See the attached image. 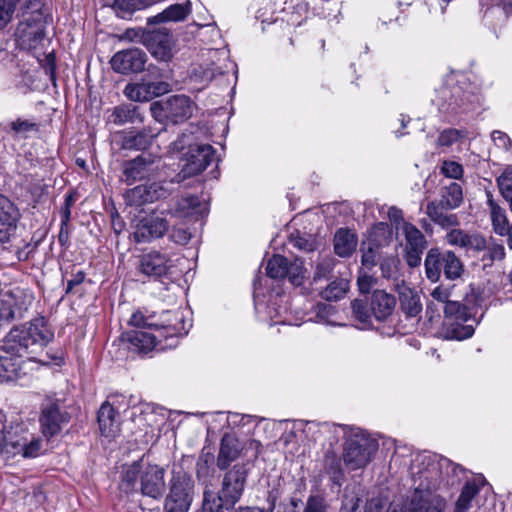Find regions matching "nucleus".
<instances>
[{
  "mask_svg": "<svg viewBox=\"0 0 512 512\" xmlns=\"http://www.w3.org/2000/svg\"><path fill=\"white\" fill-rule=\"evenodd\" d=\"M54 334L49 329L43 317L35 318L21 326L14 327L6 336V342L11 349L18 352L25 360H36V355L53 339Z\"/></svg>",
  "mask_w": 512,
  "mask_h": 512,
  "instance_id": "obj_1",
  "label": "nucleus"
},
{
  "mask_svg": "<svg viewBox=\"0 0 512 512\" xmlns=\"http://www.w3.org/2000/svg\"><path fill=\"white\" fill-rule=\"evenodd\" d=\"M164 474V469L158 465L136 461L123 466L119 488L127 494L139 490L143 495L156 499L165 489Z\"/></svg>",
  "mask_w": 512,
  "mask_h": 512,
  "instance_id": "obj_2",
  "label": "nucleus"
},
{
  "mask_svg": "<svg viewBox=\"0 0 512 512\" xmlns=\"http://www.w3.org/2000/svg\"><path fill=\"white\" fill-rule=\"evenodd\" d=\"M247 477L248 470L243 464H236L226 471L217 495L210 491L204 492L202 512H224V508H232L244 493Z\"/></svg>",
  "mask_w": 512,
  "mask_h": 512,
  "instance_id": "obj_3",
  "label": "nucleus"
},
{
  "mask_svg": "<svg viewBox=\"0 0 512 512\" xmlns=\"http://www.w3.org/2000/svg\"><path fill=\"white\" fill-rule=\"evenodd\" d=\"M378 450V443L364 431H352V436L345 442L343 461L350 470L366 467Z\"/></svg>",
  "mask_w": 512,
  "mask_h": 512,
  "instance_id": "obj_4",
  "label": "nucleus"
},
{
  "mask_svg": "<svg viewBox=\"0 0 512 512\" xmlns=\"http://www.w3.org/2000/svg\"><path fill=\"white\" fill-rule=\"evenodd\" d=\"M155 317V314L145 316L141 311H136L132 314L129 323L139 330L144 328L159 332L165 330L169 335H186L188 333L184 314L180 310L163 312L159 321H155Z\"/></svg>",
  "mask_w": 512,
  "mask_h": 512,
  "instance_id": "obj_5",
  "label": "nucleus"
},
{
  "mask_svg": "<svg viewBox=\"0 0 512 512\" xmlns=\"http://www.w3.org/2000/svg\"><path fill=\"white\" fill-rule=\"evenodd\" d=\"M195 494L192 477L182 469L174 470L169 493L165 499L166 512H188Z\"/></svg>",
  "mask_w": 512,
  "mask_h": 512,
  "instance_id": "obj_6",
  "label": "nucleus"
},
{
  "mask_svg": "<svg viewBox=\"0 0 512 512\" xmlns=\"http://www.w3.org/2000/svg\"><path fill=\"white\" fill-rule=\"evenodd\" d=\"M46 23V18L39 10L23 14L15 31L18 45L25 50L36 49L44 40Z\"/></svg>",
  "mask_w": 512,
  "mask_h": 512,
  "instance_id": "obj_7",
  "label": "nucleus"
},
{
  "mask_svg": "<svg viewBox=\"0 0 512 512\" xmlns=\"http://www.w3.org/2000/svg\"><path fill=\"white\" fill-rule=\"evenodd\" d=\"M5 452L11 455H21L24 458L37 457L42 449V440L28 433L23 425L11 427L5 433Z\"/></svg>",
  "mask_w": 512,
  "mask_h": 512,
  "instance_id": "obj_8",
  "label": "nucleus"
},
{
  "mask_svg": "<svg viewBox=\"0 0 512 512\" xmlns=\"http://www.w3.org/2000/svg\"><path fill=\"white\" fill-rule=\"evenodd\" d=\"M438 263H444L443 273L449 280L459 278L464 271V266L455 253L432 248L427 252L424 262L426 276L432 282L438 281Z\"/></svg>",
  "mask_w": 512,
  "mask_h": 512,
  "instance_id": "obj_9",
  "label": "nucleus"
},
{
  "mask_svg": "<svg viewBox=\"0 0 512 512\" xmlns=\"http://www.w3.org/2000/svg\"><path fill=\"white\" fill-rule=\"evenodd\" d=\"M475 100L474 95L463 93L459 87L451 89L444 86L436 91L433 102L442 113L458 114L472 110Z\"/></svg>",
  "mask_w": 512,
  "mask_h": 512,
  "instance_id": "obj_10",
  "label": "nucleus"
},
{
  "mask_svg": "<svg viewBox=\"0 0 512 512\" xmlns=\"http://www.w3.org/2000/svg\"><path fill=\"white\" fill-rule=\"evenodd\" d=\"M266 273L273 279L287 278L294 286L302 285L305 279L303 262L298 258L289 261L282 255H274L267 261Z\"/></svg>",
  "mask_w": 512,
  "mask_h": 512,
  "instance_id": "obj_11",
  "label": "nucleus"
},
{
  "mask_svg": "<svg viewBox=\"0 0 512 512\" xmlns=\"http://www.w3.org/2000/svg\"><path fill=\"white\" fill-rule=\"evenodd\" d=\"M69 420V414L61 409L57 401L47 400L42 404L39 424L45 438L50 439L59 434Z\"/></svg>",
  "mask_w": 512,
  "mask_h": 512,
  "instance_id": "obj_12",
  "label": "nucleus"
},
{
  "mask_svg": "<svg viewBox=\"0 0 512 512\" xmlns=\"http://www.w3.org/2000/svg\"><path fill=\"white\" fill-rule=\"evenodd\" d=\"M259 448V443L255 440H241L232 434H225L220 443L219 453L217 455V466L220 470H225L229 465L237 460L248 448Z\"/></svg>",
  "mask_w": 512,
  "mask_h": 512,
  "instance_id": "obj_13",
  "label": "nucleus"
},
{
  "mask_svg": "<svg viewBox=\"0 0 512 512\" xmlns=\"http://www.w3.org/2000/svg\"><path fill=\"white\" fill-rule=\"evenodd\" d=\"M404 236V258L409 267L415 268L421 264L422 254L427 247L423 233L413 224H404L399 232Z\"/></svg>",
  "mask_w": 512,
  "mask_h": 512,
  "instance_id": "obj_14",
  "label": "nucleus"
},
{
  "mask_svg": "<svg viewBox=\"0 0 512 512\" xmlns=\"http://www.w3.org/2000/svg\"><path fill=\"white\" fill-rule=\"evenodd\" d=\"M160 157L151 154H142L138 157L126 161L123 164V180L132 184L136 180H141L155 174L159 169Z\"/></svg>",
  "mask_w": 512,
  "mask_h": 512,
  "instance_id": "obj_15",
  "label": "nucleus"
},
{
  "mask_svg": "<svg viewBox=\"0 0 512 512\" xmlns=\"http://www.w3.org/2000/svg\"><path fill=\"white\" fill-rule=\"evenodd\" d=\"M170 190L161 182L138 185L125 192L124 197L129 205L140 206L166 198Z\"/></svg>",
  "mask_w": 512,
  "mask_h": 512,
  "instance_id": "obj_16",
  "label": "nucleus"
},
{
  "mask_svg": "<svg viewBox=\"0 0 512 512\" xmlns=\"http://www.w3.org/2000/svg\"><path fill=\"white\" fill-rule=\"evenodd\" d=\"M31 304V296L27 295L22 289L15 288L5 294L0 299V325L9 322L16 316H21L22 312Z\"/></svg>",
  "mask_w": 512,
  "mask_h": 512,
  "instance_id": "obj_17",
  "label": "nucleus"
},
{
  "mask_svg": "<svg viewBox=\"0 0 512 512\" xmlns=\"http://www.w3.org/2000/svg\"><path fill=\"white\" fill-rule=\"evenodd\" d=\"M186 155V164L182 168L184 177L199 174L213 160L214 149L209 144L189 145Z\"/></svg>",
  "mask_w": 512,
  "mask_h": 512,
  "instance_id": "obj_18",
  "label": "nucleus"
},
{
  "mask_svg": "<svg viewBox=\"0 0 512 512\" xmlns=\"http://www.w3.org/2000/svg\"><path fill=\"white\" fill-rule=\"evenodd\" d=\"M167 230L168 222L165 217L150 214L141 218L136 223L133 236L136 242L145 243L162 237Z\"/></svg>",
  "mask_w": 512,
  "mask_h": 512,
  "instance_id": "obj_19",
  "label": "nucleus"
},
{
  "mask_svg": "<svg viewBox=\"0 0 512 512\" xmlns=\"http://www.w3.org/2000/svg\"><path fill=\"white\" fill-rule=\"evenodd\" d=\"M169 91L170 85L167 82H149L143 80L139 83L126 85L124 95L132 101L146 102Z\"/></svg>",
  "mask_w": 512,
  "mask_h": 512,
  "instance_id": "obj_20",
  "label": "nucleus"
},
{
  "mask_svg": "<svg viewBox=\"0 0 512 512\" xmlns=\"http://www.w3.org/2000/svg\"><path fill=\"white\" fill-rule=\"evenodd\" d=\"M145 63L146 54L138 48L119 51L111 59L112 68L122 74L140 72Z\"/></svg>",
  "mask_w": 512,
  "mask_h": 512,
  "instance_id": "obj_21",
  "label": "nucleus"
},
{
  "mask_svg": "<svg viewBox=\"0 0 512 512\" xmlns=\"http://www.w3.org/2000/svg\"><path fill=\"white\" fill-rule=\"evenodd\" d=\"M444 508L445 501L440 496L415 490L403 504L401 512H443Z\"/></svg>",
  "mask_w": 512,
  "mask_h": 512,
  "instance_id": "obj_22",
  "label": "nucleus"
},
{
  "mask_svg": "<svg viewBox=\"0 0 512 512\" xmlns=\"http://www.w3.org/2000/svg\"><path fill=\"white\" fill-rule=\"evenodd\" d=\"M19 212L15 205L0 194V243H6L15 236Z\"/></svg>",
  "mask_w": 512,
  "mask_h": 512,
  "instance_id": "obj_23",
  "label": "nucleus"
},
{
  "mask_svg": "<svg viewBox=\"0 0 512 512\" xmlns=\"http://www.w3.org/2000/svg\"><path fill=\"white\" fill-rule=\"evenodd\" d=\"M25 359L4 342L0 348V381H13L20 377Z\"/></svg>",
  "mask_w": 512,
  "mask_h": 512,
  "instance_id": "obj_24",
  "label": "nucleus"
},
{
  "mask_svg": "<svg viewBox=\"0 0 512 512\" xmlns=\"http://www.w3.org/2000/svg\"><path fill=\"white\" fill-rule=\"evenodd\" d=\"M145 45L154 58L169 61L172 58V36L165 30H155L145 36Z\"/></svg>",
  "mask_w": 512,
  "mask_h": 512,
  "instance_id": "obj_25",
  "label": "nucleus"
},
{
  "mask_svg": "<svg viewBox=\"0 0 512 512\" xmlns=\"http://www.w3.org/2000/svg\"><path fill=\"white\" fill-rule=\"evenodd\" d=\"M483 20L488 26L502 25L512 14L511 0H481Z\"/></svg>",
  "mask_w": 512,
  "mask_h": 512,
  "instance_id": "obj_26",
  "label": "nucleus"
},
{
  "mask_svg": "<svg viewBox=\"0 0 512 512\" xmlns=\"http://www.w3.org/2000/svg\"><path fill=\"white\" fill-rule=\"evenodd\" d=\"M195 108L194 102L186 95H173L165 100L168 119L175 123L190 118Z\"/></svg>",
  "mask_w": 512,
  "mask_h": 512,
  "instance_id": "obj_27",
  "label": "nucleus"
},
{
  "mask_svg": "<svg viewBox=\"0 0 512 512\" xmlns=\"http://www.w3.org/2000/svg\"><path fill=\"white\" fill-rule=\"evenodd\" d=\"M171 216L179 219H191L197 221L203 216V207L197 196L187 195L177 199L169 208Z\"/></svg>",
  "mask_w": 512,
  "mask_h": 512,
  "instance_id": "obj_28",
  "label": "nucleus"
},
{
  "mask_svg": "<svg viewBox=\"0 0 512 512\" xmlns=\"http://www.w3.org/2000/svg\"><path fill=\"white\" fill-rule=\"evenodd\" d=\"M175 335H169L165 330L147 332L144 330H135L126 334L127 340L135 347L138 351L149 352L155 348L158 344L159 338H169Z\"/></svg>",
  "mask_w": 512,
  "mask_h": 512,
  "instance_id": "obj_29",
  "label": "nucleus"
},
{
  "mask_svg": "<svg viewBox=\"0 0 512 512\" xmlns=\"http://www.w3.org/2000/svg\"><path fill=\"white\" fill-rule=\"evenodd\" d=\"M395 305V297L384 290H375L371 296L370 310L379 321L385 320L392 315Z\"/></svg>",
  "mask_w": 512,
  "mask_h": 512,
  "instance_id": "obj_30",
  "label": "nucleus"
},
{
  "mask_svg": "<svg viewBox=\"0 0 512 512\" xmlns=\"http://www.w3.org/2000/svg\"><path fill=\"white\" fill-rule=\"evenodd\" d=\"M141 273L151 277H161L168 271V259L159 252L144 254L139 263Z\"/></svg>",
  "mask_w": 512,
  "mask_h": 512,
  "instance_id": "obj_31",
  "label": "nucleus"
},
{
  "mask_svg": "<svg viewBox=\"0 0 512 512\" xmlns=\"http://www.w3.org/2000/svg\"><path fill=\"white\" fill-rule=\"evenodd\" d=\"M401 311L409 318H416L422 312V303L418 292L402 284L398 286Z\"/></svg>",
  "mask_w": 512,
  "mask_h": 512,
  "instance_id": "obj_32",
  "label": "nucleus"
},
{
  "mask_svg": "<svg viewBox=\"0 0 512 512\" xmlns=\"http://www.w3.org/2000/svg\"><path fill=\"white\" fill-rule=\"evenodd\" d=\"M450 210L442 203L434 200L427 204L425 212L433 223L443 229H449L459 225L458 216L449 213Z\"/></svg>",
  "mask_w": 512,
  "mask_h": 512,
  "instance_id": "obj_33",
  "label": "nucleus"
},
{
  "mask_svg": "<svg viewBox=\"0 0 512 512\" xmlns=\"http://www.w3.org/2000/svg\"><path fill=\"white\" fill-rule=\"evenodd\" d=\"M116 412L109 402L101 405L98 411V423L102 435L106 437L115 436L118 430V421Z\"/></svg>",
  "mask_w": 512,
  "mask_h": 512,
  "instance_id": "obj_34",
  "label": "nucleus"
},
{
  "mask_svg": "<svg viewBox=\"0 0 512 512\" xmlns=\"http://www.w3.org/2000/svg\"><path fill=\"white\" fill-rule=\"evenodd\" d=\"M191 12V4L190 2L183 4H173L166 8L161 13L150 17L148 19V23L157 24L167 21H182L184 20Z\"/></svg>",
  "mask_w": 512,
  "mask_h": 512,
  "instance_id": "obj_35",
  "label": "nucleus"
},
{
  "mask_svg": "<svg viewBox=\"0 0 512 512\" xmlns=\"http://www.w3.org/2000/svg\"><path fill=\"white\" fill-rule=\"evenodd\" d=\"M357 247V237L348 229H339L334 236V251L340 257L350 256Z\"/></svg>",
  "mask_w": 512,
  "mask_h": 512,
  "instance_id": "obj_36",
  "label": "nucleus"
},
{
  "mask_svg": "<svg viewBox=\"0 0 512 512\" xmlns=\"http://www.w3.org/2000/svg\"><path fill=\"white\" fill-rule=\"evenodd\" d=\"M154 137L155 135L146 129L127 132L122 137L121 146L123 149L144 150L150 146Z\"/></svg>",
  "mask_w": 512,
  "mask_h": 512,
  "instance_id": "obj_37",
  "label": "nucleus"
},
{
  "mask_svg": "<svg viewBox=\"0 0 512 512\" xmlns=\"http://www.w3.org/2000/svg\"><path fill=\"white\" fill-rule=\"evenodd\" d=\"M109 121L115 125H124L126 123L142 122L143 116L139 113L137 106L124 104L113 109Z\"/></svg>",
  "mask_w": 512,
  "mask_h": 512,
  "instance_id": "obj_38",
  "label": "nucleus"
},
{
  "mask_svg": "<svg viewBox=\"0 0 512 512\" xmlns=\"http://www.w3.org/2000/svg\"><path fill=\"white\" fill-rule=\"evenodd\" d=\"M490 207V219L493 231L499 236H504L506 230L512 226L507 217L506 211L501 208L493 199L488 200Z\"/></svg>",
  "mask_w": 512,
  "mask_h": 512,
  "instance_id": "obj_39",
  "label": "nucleus"
},
{
  "mask_svg": "<svg viewBox=\"0 0 512 512\" xmlns=\"http://www.w3.org/2000/svg\"><path fill=\"white\" fill-rule=\"evenodd\" d=\"M467 321L450 320L445 321V337L448 339L464 340L474 334L472 325H465Z\"/></svg>",
  "mask_w": 512,
  "mask_h": 512,
  "instance_id": "obj_40",
  "label": "nucleus"
},
{
  "mask_svg": "<svg viewBox=\"0 0 512 512\" xmlns=\"http://www.w3.org/2000/svg\"><path fill=\"white\" fill-rule=\"evenodd\" d=\"M463 201L462 188L458 183L452 182L445 186L441 192V199L438 201L448 209L458 208Z\"/></svg>",
  "mask_w": 512,
  "mask_h": 512,
  "instance_id": "obj_41",
  "label": "nucleus"
},
{
  "mask_svg": "<svg viewBox=\"0 0 512 512\" xmlns=\"http://www.w3.org/2000/svg\"><path fill=\"white\" fill-rule=\"evenodd\" d=\"M478 492L479 487L476 482L468 481L460 493L454 512H467L471 507L473 498L478 494Z\"/></svg>",
  "mask_w": 512,
  "mask_h": 512,
  "instance_id": "obj_42",
  "label": "nucleus"
},
{
  "mask_svg": "<svg viewBox=\"0 0 512 512\" xmlns=\"http://www.w3.org/2000/svg\"><path fill=\"white\" fill-rule=\"evenodd\" d=\"M445 321H468L470 314L467 307L459 301L451 300L444 306Z\"/></svg>",
  "mask_w": 512,
  "mask_h": 512,
  "instance_id": "obj_43",
  "label": "nucleus"
},
{
  "mask_svg": "<svg viewBox=\"0 0 512 512\" xmlns=\"http://www.w3.org/2000/svg\"><path fill=\"white\" fill-rule=\"evenodd\" d=\"M348 290V283L343 279L334 280L320 291L323 299L327 301H337L344 297Z\"/></svg>",
  "mask_w": 512,
  "mask_h": 512,
  "instance_id": "obj_44",
  "label": "nucleus"
},
{
  "mask_svg": "<svg viewBox=\"0 0 512 512\" xmlns=\"http://www.w3.org/2000/svg\"><path fill=\"white\" fill-rule=\"evenodd\" d=\"M334 267V259L331 257H323L316 264L313 274V283L321 280H328Z\"/></svg>",
  "mask_w": 512,
  "mask_h": 512,
  "instance_id": "obj_45",
  "label": "nucleus"
},
{
  "mask_svg": "<svg viewBox=\"0 0 512 512\" xmlns=\"http://www.w3.org/2000/svg\"><path fill=\"white\" fill-rule=\"evenodd\" d=\"M362 502L363 500L358 494L346 492L343 496L340 512H364Z\"/></svg>",
  "mask_w": 512,
  "mask_h": 512,
  "instance_id": "obj_46",
  "label": "nucleus"
},
{
  "mask_svg": "<svg viewBox=\"0 0 512 512\" xmlns=\"http://www.w3.org/2000/svg\"><path fill=\"white\" fill-rule=\"evenodd\" d=\"M19 0H0V30L11 21Z\"/></svg>",
  "mask_w": 512,
  "mask_h": 512,
  "instance_id": "obj_47",
  "label": "nucleus"
},
{
  "mask_svg": "<svg viewBox=\"0 0 512 512\" xmlns=\"http://www.w3.org/2000/svg\"><path fill=\"white\" fill-rule=\"evenodd\" d=\"M465 137V134L462 130L458 129H446L442 131L438 138V145L444 147H450L453 144L459 142Z\"/></svg>",
  "mask_w": 512,
  "mask_h": 512,
  "instance_id": "obj_48",
  "label": "nucleus"
},
{
  "mask_svg": "<svg viewBox=\"0 0 512 512\" xmlns=\"http://www.w3.org/2000/svg\"><path fill=\"white\" fill-rule=\"evenodd\" d=\"M499 190L507 200H512V168L506 169L497 179Z\"/></svg>",
  "mask_w": 512,
  "mask_h": 512,
  "instance_id": "obj_49",
  "label": "nucleus"
},
{
  "mask_svg": "<svg viewBox=\"0 0 512 512\" xmlns=\"http://www.w3.org/2000/svg\"><path fill=\"white\" fill-rule=\"evenodd\" d=\"M486 252L483 255V261H502L506 257V251L502 244L492 242L488 246H486Z\"/></svg>",
  "mask_w": 512,
  "mask_h": 512,
  "instance_id": "obj_50",
  "label": "nucleus"
},
{
  "mask_svg": "<svg viewBox=\"0 0 512 512\" xmlns=\"http://www.w3.org/2000/svg\"><path fill=\"white\" fill-rule=\"evenodd\" d=\"M290 243L297 249L303 251H314L316 249V241L312 236H294L290 239Z\"/></svg>",
  "mask_w": 512,
  "mask_h": 512,
  "instance_id": "obj_51",
  "label": "nucleus"
},
{
  "mask_svg": "<svg viewBox=\"0 0 512 512\" xmlns=\"http://www.w3.org/2000/svg\"><path fill=\"white\" fill-rule=\"evenodd\" d=\"M351 308L354 317L363 324H368L370 322L371 315L367 310L365 304L361 300H354L351 303Z\"/></svg>",
  "mask_w": 512,
  "mask_h": 512,
  "instance_id": "obj_52",
  "label": "nucleus"
},
{
  "mask_svg": "<svg viewBox=\"0 0 512 512\" xmlns=\"http://www.w3.org/2000/svg\"><path fill=\"white\" fill-rule=\"evenodd\" d=\"M441 172L448 178L459 179L463 175V167L455 161H443Z\"/></svg>",
  "mask_w": 512,
  "mask_h": 512,
  "instance_id": "obj_53",
  "label": "nucleus"
},
{
  "mask_svg": "<svg viewBox=\"0 0 512 512\" xmlns=\"http://www.w3.org/2000/svg\"><path fill=\"white\" fill-rule=\"evenodd\" d=\"M145 2L146 0H115V6L122 11L131 13L149 7L150 5H146Z\"/></svg>",
  "mask_w": 512,
  "mask_h": 512,
  "instance_id": "obj_54",
  "label": "nucleus"
},
{
  "mask_svg": "<svg viewBox=\"0 0 512 512\" xmlns=\"http://www.w3.org/2000/svg\"><path fill=\"white\" fill-rule=\"evenodd\" d=\"M389 220L394 225L397 233L403 230L404 224H411L404 220L403 211L395 206H392L388 209L387 212Z\"/></svg>",
  "mask_w": 512,
  "mask_h": 512,
  "instance_id": "obj_55",
  "label": "nucleus"
},
{
  "mask_svg": "<svg viewBox=\"0 0 512 512\" xmlns=\"http://www.w3.org/2000/svg\"><path fill=\"white\" fill-rule=\"evenodd\" d=\"M468 235L469 234L465 233L461 229H452L450 232L447 233L446 240L450 245L465 248Z\"/></svg>",
  "mask_w": 512,
  "mask_h": 512,
  "instance_id": "obj_56",
  "label": "nucleus"
},
{
  "mask_svg": "<svg viewBox=\"0 0 512 512\" xmlns=\"http://www.w3.org/2000/svg\"><path fill=\"white\" fill-rule=\"evenodd\" d=\"M303 512H327V504L320 496H309Z\"/></svg>",
  "mask_w": 512,
  "mask_h": 512,
  "instance_id": "obj_57",
  "label": "nucleus"
},
{
  "mask_svg": "<svg viewBox=\"0 0 512 512\" xmlns=\"http://www.w3.org/2000/svg\"><path fill=\"white\" fill-rule=\"evenodd\" d=\"M325 428L335 435L336 441L339 440L340 435L347 440L352 436V431L360 430V428L340 424H326Z\"/></svg>",
  "mask_w": 512,
  "mask_h": 512,
  "instance_id": "obj_58",
  "label": "nucleus"
},
{
  "mask_svg": "<svg viewBox=\"0 0 512 512\" xmlns=\"http://www.w3.org/2000/svg\"><path fill=\"white\" fill-rule=\"evenodd\" d=\"M398 260L395 257H387L380 263V269L382 276L385 278H391L397 273Z\"/></svg>",
  "mask_w": 512,
  "mask_h": 512,
  "instance_id": "obj_59",
  "label": "nucleus"
},
{
  "mask_svg": "<svg viewBox=\"0 0 512 512\" xmlns=\"http://www.w3.org/2000/svg\"><path fill=\"white\" fill-rule=\"evenodd\" d=\"M11 129L16 134L25 135L28 132L37 130V124L34 122H30L28 120L17 119L13 121L11 124Z\"/></svg>",
  "mask_w": 512,
  "mask_h": 512,
  "instance_id": "obj_60",
  "label": "nucleus"
},
{
  "mask_svg": "<svg viewBox=\"0 0 512 512\" xmlns=\"http://www.w3.org/2000/svg\"><path fill=\"white\" fill-rule=\"evenodd\" d=\"M491 138H492V141L494 142V144L498 148H501L504 150H509L512 146L511 139L509 138V136L506 133H504L502 131L494 130L491 133Z\"/></svg>",
  "mask_w": 512,
  "mask_h": 512,
  "instance_id": "obj_61",
  "label": "nucleus"
},
{
  "mask_svg": "<svg viewBox=\"0 0 512 512\" xmlns=\"http://www.w3.org/2000/svg\"><path fill=\"white\" fill-rule=\"evenodd\" d=\"M384 507V501L380 496H371L362 502L364 512H380Z\"/></svg>",
  "mask_w": 512,
  "mask_h": 512,
  "instance_id": "obj_62",
  "label": "nucleus"
},
{
  "mask_svg": "<svg viewBox=\"0 0 512 512\" xmlns=\"http://www.w3.org/2000/svg\"><path fill=\"white\" fill-rule=\"evenodd\" d=\"M430 295L433 300L444 304V306L451 301V289L442 285L434 288Z\"/></svg>",
  "mask_w": 512,
  "mask_h": 512,
  "instance_id": "obj_63",
  "label": "nucleus"
},
{
  "mask_svg": "<svg viewBox=\"0 0 512 512\" xmlns=\"http://www.w3.org/2000/svg\"><path fill=\"white\" fill-rule=\"evenodd\" d=\"M487 243L483 236L479 234H469L466 242L467 249H472L475 251H483L486 249Z\"/></svg>",
  "mask_w": 512,
  "mask_h": 512,
  "instance_id": "obj_64",
  "label": "nucleus"
}]
</instances>
